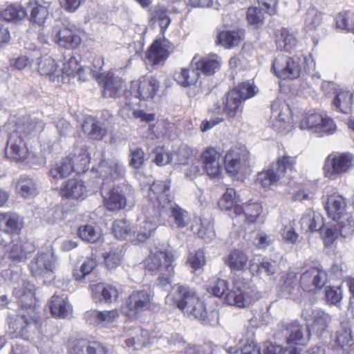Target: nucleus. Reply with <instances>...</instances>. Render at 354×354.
I'll return each instance as SVG.
<instances>
[{"instance_id":"1","label":"nucleus","mask_w":354,"mask_h":354,"mask_svg":"<svg viewBox=\"0 0 354 354\" xmlns=\"http://www.w3.org/2000/svg\"><path fill=\"white\" fill-rule=\"evenodd\" d=\"M44 128V122L35 117L27 115L19 118L16 122V129L10 133L7 142L6 157L17 162L28 160L32 166L45 165L46 158L43 155L30 151L24 139L41 132Z\"/></svg>"},{"instance_id":"2","label":"nucleus","mask_w":354,"mask_h":354,"mask_svg":"<svg viewBox=\"0 0 354 354\" xmlns=\"http://www.w3.org/2000/svg\"><path fill=\"white\" fill-rule=\"evenodd\" d=\"M13 295L20 308L16 316L8 315V333L12 338L26 339L29 328L35 322V287L29 281L21 279L15 283Z\"/></svg>"},{"instance_id":"3","label":"nucleus","mask_w":354,"mask_h":354,"mask_svg":"<svg viewBox=\"0 0 354 354\" xmlns=\"http://www.w3.org/2000/svg\"><path fill=\"white\" fill-rule=\"evenodd\" d=\"M90 156L84 145H76L73 151V158L66 157L57 162L50 170V176L55 179L64 178L73 171L84 172L88 169Z\"/></svg>"},{"instance_id":"4","label":"nucleus","mask_w":354,"mask_h":354,"mask_svg":"<svg viewBox=\"0 0 354 354\" xmlns=\"http://www.w3.org/2000/svg\"><path fill=\"white\" fill-rule=\"evenodd\" d=\"M174 255L170 252H151L145 261V266L148 270L159 273V285L167 288L171 285L174 275Z\"/></svg>"},{"instance_id":"5","label":"nucleus","mask_w":354,"mask_h":354,"mask_svg":"<svg viewBox=\"0 0 354 354\" xmlns=\"http://www.w3.org/2000/svg\"><path fill=\"white\" fill-rule=\"evenodd\" d=\"M153 295L147 290L133 291L122 306V313L129 320L138 319L145 312L151 310L153 304Z\"/></svg>"},{"instance_id":"6","label":"nucleus","mask_w":354,"mask_h":354,"mask_svg":"<svg viewBox=\"0 0 354 354\" xmlns=\"http://www.w3.org/2000/svg\"><path fill=\"white\" fill-rule=\"evenodd\" d=\"M295 164V157L285 155L272 164L269 169L259 173L257 182L268 188L280 180L288 171H292Z\"/></svg>"},{"instance_id":"7","label":"nucleus","mask_w":354,"mask_h":354,"mask_svg":"<svg viewBox=\"0 0 354 354\" xmlns=\"http://www.w3.org/2000/svg\"><path fill=\"white\" fill-rule=\"evenodd\" d=\"M94 63L95 68L100 70L103 65V59L101 57L97 58ZM92 71L93 75L102 85V94L104 97H120L124 93L125 84L120 77L114 76L112 72L99 73L97 69Z\"/></svg>"},{"instance_id":"8","label":"nucleus","mask_w":354,"mask_h":354,"mask_svg":"<svg viewBox=\"0 0 354 354\" xmlns=\"http://www.w3.org/2000/svg\"><path fill=\"white\" fill-rule=\"evenodd\" d=\"M354 162V156L349 152L334 151L326 158L324 165L325 176L329 178L335 179L348 173Z\"/></svg>"},{"instance_id":"9","label":"nucleus","mask_w":354,"mask_h":354,"mask_svg":"<svg viewBox=\"0 0 354 354\" xmlns=\"http://www.w3.org/2000/svg\"><path fill=\"white\" fill-rule=\"evenodd\" d=\"M250 153L245 148H233L227 151L223 162L227 172L232 176L248 174L250 167Z\"/></svg>"},{"instance_id":"10","label":"nucleus","mask_w":354,"mask_h":354,"mask_svg":"<svg viewBox=\"0 0 354 354\" xmlns=\"http://www.w3.org/2000/svg\"><path fill=\"white\" fill-rule=\"evenodd\" d=\"M301 129H313L315 132L323 136L324 134H333L336 131V125L332 118L324 113H308L303 116L299 122Z\"/></svg>"},{"instance_id":"11","label":"nucleus","mask_w":354,"mask_h":354,"mask_svg":"<svg viewBox=\"0 0 354 354\" xmlns=\"http://www.w3.org/2000/svg\"><path fill=\"white\" fill-rule=\"evenodd\" d=\"M160 88V82L152 75L142 76L131 82L129 93L138 101L153 99Z\"/></svg>"},{"instance_id":"12","label":"nucleus","mask_w":354,"mask_h":354,"mask_svg":"<svg viewBox=\"0 0 354 354\" xmlns=\"http://www.w3.org/2000/svg\"><path fill=\"white\" fill-rule=\"evenodd\" d=\"M56 257L50 250L38 253L29 264L32 275L35 277H50L58 268Z\"/></svg>"},{"instance_id":"13","label":"nucleus","mask_w":354,"mask_h":354,"mask_svg":"<svg viewBox=\"0 0 354 354\" xmlns=\"http://www.w3.org/2000/svg\"><path fill=\"white\" fill-rule=\"evenodd\" d=\"M299 58L290 57L279 54L272 62V70L274 74L281 79H295L298 77L301 72Z\"/></svg>"},{"instance_id":"14","label":"nucleus","mask_w":354,"mask_h":354,"mask_svg":"<svg viewBox=\"0 0 354 354\" xmlns=\"http://www.w3.org/2000/svg\"><path fill=\"white\" fill-rule=\"evenodd\" d=\"M252 299L253 290L249 283L243 279H236L232 288L225 297V301L229 305L239 308L249 306Z\"/></svg>"},{"instance_id":"15","label":"nucleus","mask_w":354,"mask_h":354,"mask_svg":"<svg viewBox=\"0 0 354 354\" xmlns=\"http://www.w3.org/2000/svg\"><path fill=\"white\" fill-rule=\"evenodd\" d=\"M301 317L307 322V328L310 335H322L328 328L330 322V316L320 309L308 307L303 309Z\"/></svg>"},{"instance_id":"16","label":"nucleus","mask_w":354,"mask_h":354,"mask_svg":"<svg viewBox=\"0 0 354 354\" xmlns=\"http://www.w3.org/2000/svg\"><path fill=\"white\" fill-rule=\"evenodd\" d=\"M197 297L198 295L194 289L178 283L172 286L171 291L165 297V302L168 305L176 306L183 313Z\"/></svg>"},{"instance_id":"17","label":"nucleus","mask_w":354,"mask_h":354,"mask_svg":"<svg viewBox=\"0 0 354 354\" xmlns=\"http://www.w3.org/2000/svg\"><path fill=\"white\" fill-rule=\"evenodd\" d=\"M170 187L169 181L162 180L155 181L150 187L149 201L158 212L174 203Z\"/></svg>"},{"instance_id":"18","label":"nucleus","mask_w":354,"mask_h":354,"mask_svg":"<svg viewBox=\"0 0 354 354\" xmlns=\"http://www.w3.org/2000/svg\"><path fill=\"white\" fill-rule=\"evenodd\" d=\"M278 328L288 344L304 345L310 339L308 328H304L297 321L281 322Z\"/></svg>"},{"instance_id":"19","label":"nucleus","mask_w":354,"mask_h":354,"mask_svg":"<svg viewBox=\"0 0 354 354\" xmlns=\"http://www.w3.org/2000/svg\"><path fill=\"white\" fill-rule=\"evenodd\" d=\"M327 280V273L324 270L311 267L301 274L299 283L304 291L315 293L325 286Z\"/></svg>"},{"instance_id":"20","label":"nucleus","mask_w":354,"mask_h":354,"mask_svg":"<svg viewBox=\"0 0 354 354\" xmlns=\"http://www.w3.org/2000/svg\"><path fill=\"white\" fill-rule=\"evenodd\" d=\"M97 171L102 178V185H109L113 180L123 178L126 174L124 165L117 158L103 160L100 162Z\"/></svg>"},{"instance_id":"21","label":"nucleus","mask_w":354,"mask_h":354,"mask_svg":"<svg viewBox=\"0 0 354 354\" xmlns=\"http://www.w3.org/2000/svg\"><path fill=\"white\" fill-rule=\"evenodd\" d=\"M203 170L211 178L219 176L223 170L222 153L215 147L205 149L201 155Z\"/></svg>"},{"instance_id":"22","label":"nucleus","mask_w":354,"mask_h":354,"mask_svg":"<svg viewBox=\"0 0 354 354\" xmlns=\"http://www.w3.org/2000/svg\"><path fill=\"white\" fill-rule=\"evenodd\" d=\"M271 117L273 128L279 133H284L290 127L291 112L288 104L277 99L271 105Z\"/></svg>"},{"instance_id":"23","label":"nucleus","mask_w":354,"mask_h":354,"mask_svg":"<svg viewBox=\"0 0 354 354\" xmlns=\"http://www.w3.org/2000/svg\"><path fill=\"white\" fill-rule=\"evenodd\" d=\"M138 102L129 92L124 93V100L121 102L120 115L124 119H140L142 122H150L155 120V114L147 113L137 108Z\"/></svg>"},{"instance_id":"24","label":"nucleus","mask_w":354,"mask_h":354,"mask_svg":"<svg viewBox=\"0 0 354 354\" xmlns=\"http://www.w3.org/2000/svg\"><path fill=\"white\" fill-rule=\"evenodd\" d=\"M52 40L66 49L77 48L81 44L80 37L73 30L68 28H61L59 26H55L50 32Z\"/></svg>"},{"instance_id":"25","label":"nucleus","mask_w":354,"mask_h":354,"mask_svg":"<svg viewBox=\"0 0 354 354\" xmlns=\"http://www.w3.org/2000/svg\"><path fill=\"white\" fill-rule=\"evenodd\" d=\"M101 194L106 207L110 211H118L124 209L127 205V198L120 187L109 188L104 183L101 187Z\"/></svg>"},{"instance_id":"26","label":"nucleus","mask_w":354,"mask_h":354,"mask_svg":"<svg viewBox=\"0 0 354 354\" xmlns=\"http://www.w3.org/2000/svg\"><path fill=\"white\" fill-rule=\"evenodd\" d=\"M322 88L327 95H335L332 104L337 111L342 113L348 111L352 97V94L349 91L337 89L333 82H324Z\"/></svg>"},{"instance_id":"27","label":"nucleus","mask_w":354,"mask_h":354,"mask_svg":"<svg viewBox=\"0 0 354 354\" xmlns=\"http://www.w3.org/2000/svg\"><path fill=\"white\" fill-rule=\"evenodd\" d=\"M90 290L93 301L100 304L113 303L118 299L120 295L115 287L104 283L93 284L90 286Z\"/></svg>"},{"instance_id":"28","label":"nucleus","mask_w":354,"mask_h":354,"mask_svg":"<svg viewBox=\"0 0 354 354\" xmlns=\"http://www.w3.org/2000/svg\"><path fill=\"white\" fill-rule=\"evenodd\" d=\"M117 309L111 310H91L86 314L87 322L99 328L111 327L119 318Z\"/></svg>"},{"instance_id":"29","label":"nucleus","mask_w":354,"mask_h":354,"mask_svg":"<svg viewBox=\"0 0 354 354\" xmlns=\"http://www.w3.org/2000/svg\"><path fill=\"white\" fill-rule=\"evenodd\" d=\"M124 345L133 350H139L149 343V332L141 328L126 327Z\"/></svg>"},{"instance_id":"30","label":"nucleus","mask_w":354,"mask_h":354,"mask_svg":"<svg viewBox=\"0 0 354 354\" xmlns=\"http://www.w3.org/2000/svg\"><path fill=\"white\" fill-rule=\"evenodd\" d=\"M222 59L216 54L209 55L203 57L194 56L191 65L195 66L196 70L201 71L205 75H212L220 69Z\"/></svg>"},{"instance_id":"31","label":"nucleus","mask_w":354,"mask_h":354,"mask_svg":"<svg viewBox=\"0 0 354 354\" xmlns=\"http://www.w3.org/2000/svg\"><path fill=\"white\" fill-rule=\"evenodd\" d=\"M60 194L66 198L82 201L87 196V188L82 180L72 178L64 182Z\"/></svg>"},{"instance_id":"32","label":"nucleus","mask_w":354,"mask_h":354,"mask_svg":"<svg viewBox=\"0 0 354 354\" xmlns=\"http://www.w3.org/2000/svg\"><path fill=\"white\" fill-rule=\"evenodd\" d=\"M299 290L297 286V276L293 272H290L281 276L278 295L281 298L297 299Z\"/></svg>"},{"instance_id":"33","label":"nucleus","mask_w":354,"mask_h":354,"mask_svg":"<svg viewBox=\"0 0 354 354\" xmlns=\"http://www.w3.org/2000/svg\"><path fill=\"white\" fill-rule=\"evenodd\" d=\"M27 17V10L21 4L10 3L0 7V19L8 22L18 24Z\"/></svg>"},{"instance_id":"34","label":"nucleus","mask_w":354,"mask_h":354,"mask_svg":"<svg viewBox=\"0 0 354 354\" xmlns=\"http://www.w3.org/2000/svg\"><path fill=\"white\" fill-rule=\"evenodd\" d=\"M156 227V217L142 216L138 218L136 226L133 227V234H136L139 242H144L152 236Z\"/></svg>"},{"instance_id":"35","label":"nucleus","mask_w":354,"mask_h":354,"mask_svg":"<svg viewBox=\"0 0 354 354\" xmlns=\"http://www.w3.org/2000/svg\"><path fill=\"white\" fill-rule=\"evenodd\" d=\"M156 227V217L142 216L138 218L136 226L133 227V234H136L139 242H144L152 236Z\"/></svg>"},{"instance_id":"36","label":"nucleus","mask_w":354,"mask_h":354,"mask_svg":"<svg viewBox=\"0 0 354 354\" xmlns=\"http://www.w3.org/2000/svg\"><path fill=\"white\" fill-rule=\"evenodd\" d=\"M183 314L189 318L196 319L206 324L210 322L212 317L216 313L214 311L208 313L205 303L198 296L195 301L185 309Z\"/></svg>"},{"instance_id":"37","label":"nucleus","mask_w":354,"mask_h":354,"mask_svg":"<svg viewBox=\"0 0 354 354\" xmlns=\"http://www.w3.org/2000/svg\"><path fill=\"white\" fill-rule=\"evenodd\" d=\"M158 214L160 217L165 214H168L170 218L173 220V225L177 228L185 227L189 221V213L174 202L159 212Z\"/></svg>"},{"instance_id":"38","label":"nucleus","mask_w":354,"mask_h":354,"mask_svg":"<svg viewBox=\"0 0 354 354\" xmlns=\"http://www.w3.org/2000/svg\"><path fill=\"white\" fill-rule=\"evenodd\" d=\"M244 101L238 92L230 91L226 95L223 112L229 118H239L243 112Z\"/></svg>"},{"instance_id":"39","label":"nucleus","mask_w":354,"mask_h":354,"mask_svg":"<svg viewBox=\"0 0 354 354\" xmlns=\"http://www.w3.org/2000/svg\"><path fill=\"white\" fill-rule=\"evenodd\" d=\"M38 71L42 75L48 76L49 80L57 84L62 82V76L59 66L55 60L49 56H43L38 62Z\"/></svg>"},{"instance_id":"40","label":"nucleus","mask_w":354,"mask_h":354,"mask_svg":"<svg viewBox=\"0 0 354 354\" xmlns=\"http://www.w3.org/2000/svg\"><path fill=\"white\" fill-rule=\"evenodd\" d=\"M345 199L339 195H331L328 198L325 209L329 218L333 221L349 214L346 212Z\"/></svg>"},{"instance_id":"41","label":"nucleus","mask_w":354,"mask_h":354,"mask_svg":"<svg viewBox=\"0 0 354 354\" xmlns=\"http://www.w3.org/2000/svg\"><path fill=\"white\" fill-rule=\"evenodd\" d=\"M50 308L52 315L59 318H66L72 313L71 306L65 294L55 293L51 297Z\"/></svg>"},{"instance_id":"42","label":"nucleus","mask_w":354,"mask_h":354,"mask_svg":"<svg viewBox=\"0 0 354 354\" xmlns=\"http://www.w3.org/2000/svg\"><path fill=\"white\" fill-rule=\"evenodd\" d=\"M261 212L262 206L258 202L249 201L243 205H236L234 209V214L243 216L245 222L248 223H255Z\"/></svg>"},{"instance_id":"43","label":"nucleus","mask_w":354,"mask_h":354,"mask_svg":"<svg viewBox=\"0 0 354 354\" xmlns=\"http://www.w3.org/2000/svg\"><path fill=\"white\" fill-rule=\"evenodd\" d=\"M300 224L306 232H318L323 229L324 218L319 213L308 209L301 217Z\"/></svg>"},{"instance_id":"44","label":"nucleus","mask_w":354,"mask_h":354,"mask_svg":"<svg viewBox=\"0 0 354 354\" xmlns=\"http://www.w3.org/2000/svg\"><path fill=\"white\" fill-rule=\"evenodd\" d=\"M168 57V50L160 40H156L146 53L145 62L147 64L156 66L160 64Z\"/></svg>"},{"instance_id":"45","label":"nucleus","mask_w":354,"mask_h":354,"mask_svg":"<svg viewBox=\"0 0 354 354\" xmlns=\"http://www.w3.org/2000/svg\"><path fill=\"white\" fill-rule=\"evenodd\" d=\"M49 6L48 2L41 3L38 1H30L28 8L30 9V21L39 26L44 25L49 15Z\"/></svg>"},{"instance_id":"46","label":"nucleus","mask_w":354,"mask_h":354,"mask_svg":"<svg viewBox=\"0 0 354 354\" xmlns=\"http://www.w3.org/2000/svg\"><path fill=\"white\" fill-rule=\"evenodd\" d=\"M82 130L90 138L99 140H102L107 133L104 124L91 117L85 119Z\"/></svg>"},{"instance_id":"47","label":"nucleus","mask_w":354,"mask_h":354,"mask_svg":"<svg viewBox=\"0 0 354 354\" xmlns=\"http://www.w3.org/2000/svg\"><path fill=\"white\" fill-rule=\"evenodd\" d=\"M24 221L15 213L0 214V230L7 233H17L23 227Z\"/></svg>"},{"instance_id":"48","label":"nucleus","mask_w":354,"mask_h":354,"mask_svg":"<svg viewBox=\"0 0 354 354\" xmlns=\"http://www.w3.org/2000/svg\"><path fill=\"white\" fill-rule=\"evenodd\" d=\"M276 45L278 49L292 52L298 45V41L293 33L282 28L275 33Z\"/></svg>"},{"instance_id":"49","label":"nucleus","mask_w":354,"mask_h":354,"mask_svg":"<svg viewBox=\"0 0 354 354\" xmlns=\"http://www.w3.org/2000/svg\"><path fill=\"white\" fill-rule=\"evenodd\" d=\"M60 73L62 76V82H65L66 77L73 76L75 74H78L80 76L82 75V73L86 71H89L93 73V70L88 67L80 66L78 60L75 57H70L68 59L65 58L62 63V67L59 68Z\"/></svg>"},{"instance_id":"50","label":"nucleus","mask_w":354,"mask_h":354,"mask_svg":"<svg viewBox=\"0 0 354 354\" xmlns=\"http://www.w3.org/2000/svg\"><path fill=\"white\" fill-rule=\"evenodd\" d=\"M199 77L198 71L195 66L190 64L189 68H183L180 71L174 74V79L178 84L183 87L194 86L198 82Z\"/></svg>"},{"instance_id":"51","label":"nucleus","mask_w":354,"mask_h":354,"mask_svg":"<svg viewBox=\"0 0 354 354\" xmlns=\"http://www.w3.org/2000/svg\"><path fill=\"white\" fill-rule=\"evenodd\" d=\"M191 230L194 233H196L198 237L205 243L211 242L216 237L213 224L207 219L200 218V224L192 225Z\"/></svg>"},{"instance_id":"52","label":"nucleus","mask_w":354,"mask_h":354,"mask_svg":"<svg viewBox=\"0 0 354 354\" xmlns=\"http://www.w3.org/2000/svg\"><path fill=\"white\" fill-rule=\"evenodd\" d=\"M248 256L242 250H232L225 259V263L232 270H243L247 263Z\"/></svg>"},{"instance_id":"53","label":"nucleus","mask_w":354,"mask_h":354,"mask_svg":"<svg viewBox=\"0 0 354 354\" xmlns=\"http://www.w3.org/2000/svg\"><path fill=\"white\" fill-rule=\"evenodd\" d=\"M19 194L24 198H32L38 194L36 180L32 178L23 177L17 185Z\"/></svg>"},{"instance_id":"54","label":"nucleus","mask_w":354,"mask_h":354,"mask_svg":"<svg viewBox=\"0 0 354 354\" xmlns=\"http://www.w3.org/2000/svg\"><path fill=\"white\" fill-rule=\"evenodd\" d=\"M243 39V33L239 31H222L217 36L216 44L226 48L238 46Z\"/></svg>"},{"instance_id":"55","label":"nucleus","mask_w":354,"mask_h":354,"mask_svg":"<svg viewBox=\"0 0 354 354\" xmlns=\"http://www.w3.org/2000/svg\"><path fill=\"white\" fill-rule=\"evenodd\" d=\"M33 250V247L29 243L14 244L9 252L10 259L19 263L25 261L28 255Z\"/></svg>"},{"instance_id":"56","label":"nucleus","mask_w":354,"mask_h":354,"mask_svg":"<svg viewBox=\"0 0 354 354\" xmlns=\"http://www.w3.org/2000/svg\"><path fill=\"white\" fill-rule=\"evenodd\" d=\"M335 27L341 30L354 33V12L343 11L335 17Z\"/></svg>"},{"instance_id":"57","label":"nucleus","mask_w":354,"mask_h":354,"mask_svg":"<svg viewBox=\"0 0 354 354\" xmlns=\"http://www.w3.org/2000/svg\"><path fill=\"white\" fill-rule=\"evenodd\" d=\"M335 225L339 231L340 235L343 237H348L354 232V219L349 214L342 216V217L333 220Z\"/></svg>"},{"instance_id":"58","label":"nucleus","mask_w":354,"mask_h":354,"mask_svg":"<svg viewBox=\"0 0 354 354\" xmlns=\"http://www.w3.org/2000/svg\"><path fill=\"white\" fill-rule=\"evenodd\" d=\"M259 354H300V352L295 347L283 348L280 345L266 342L259 347Z\"/></svg>"},{"instance_id":"59","label":"nucleus","mask_w":354,"mask_h":354,"mask_svg":"<svg viewBox=\"0 0 354 354\" xmlns=\"http://www.w3.org/2000/svg\"><path fill=\"white\" fill-rule=\"evenodd\" d=\"M238 202H239V199L235 190L232 188H227L218 201V206L221 210L229 211L232 208L234 209L235 206L239 205Z\"/></svg>"},{"instance_id":"60","label":"nucleus","mask_w":354,"mask_h":354,"mask_svg":"<svg viewBox=\"0 0 354 354\" xmlns=\"http://www.w3.org/2000/svg\"><path fill=\"white\" fill-rule=\"evenodd\" d=\"M250 270L253 275H259L266 273L268 276L275 274L277 271L276 262L263 261L259 264L252 263L250 265Z\"/></svg>"},{"instance_id":"61","label":"nucleus","mask_w":354,"mask_h":354,"mask_svg":"<svg viewBox=\"0 0 354 354\" xmlns=\"http://www.w3.org/2000/svg\"><path fill=\"white\" fill-rule=\"evenodd\" d=\"M151 18L154 21L159 23L160 31L164 34L171 24V19L168 15L167 10L160 6L156 7L151 13Z\"/></svg>"},{"instance_id":"62","label":"nucleus","mask_w":354,"mask_h":354,"mask_svg":"<svg viewBox=\"0 0 354 354\" xmlns=\"http://www.w3.org/2000/svg\"><path fill=\"white\" fill-rule=\"evenodd\" d=\"M173 154L163 146L156 147L152 153V160L158 166H164L171 162Z\"/></svg>"},{"instance_id":"63","label":"nucleus","mask_w":354,"mask_h":354,"mask_svg":"<svg viewBox=\"0 0 354 354\" xmlns=\"http://www.w3.org/2000/svg\"><path fill=\"white\" fill-rule=\"evenodd\" d=\"M337 344L344 350L347 351L354 344L351 335V330L347 324H343L337 336Z\"/></svg>"},{"instance_id":"64","label":"nucleus","mask_w":354,"mask_h":354,"mask_svg":"<svg viewBox=\"0 0 354 354\" xmlns=\"http://www.w3.org/2000/svg\"><path fill=\"white\" fill-rule=\"evenodd\" d=\"M91 342L85 339L73 340L68 344V353L89 354Z\"/></svg>"}]
</instances>
